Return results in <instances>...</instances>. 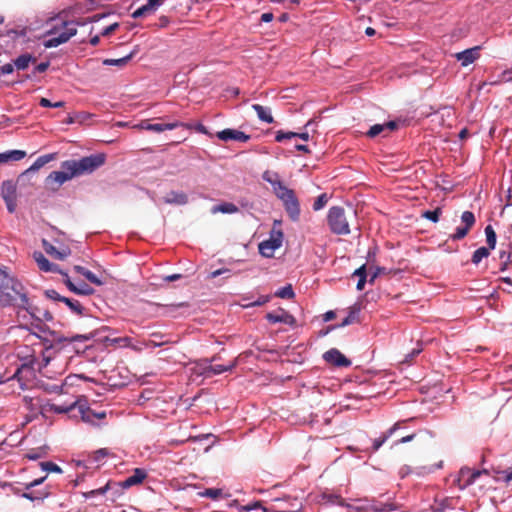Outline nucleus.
<instances>
[{
  "label": "nucleus",
  "instance_id": "412c9836",
  "mask_svg": "<svg viewBox=\"0 0 512 512\" xmlns=\"http://www.w3.org/2000/svg\"><path fill=\"white\" fill-rule=\"evenodd\" d=\"M34 260L36 261L39 269L44 272H55L58 266L51 263L41 252H34Z\"/></svg>",
  "mask_w": 512,
  "mask_h": 512
},
{
  "label": "nucleus",
  "instance_id": "2f4dec72",
  "mask_svg": "<svg viewBox=\"0 0 512 512\" xmlns=\"http://www.w3.org/2000/svg\"><path fill=\"white\" fill-rule=\"evenodd\" d=\"M17 281L5 270L0 269V288H16Z\"/></svg>",
  "mask_w": 512,
  "mask_h": 512
},
{
  "label": "nucleus",
  "instance_id": "f257e3e1",
  "mask_svg": "<svg viewBox=\"0 0 512 512\" xmlns=\"http://www.w3.org/2000/svg\"><path fill=\"white\" fill-rule=\"evenodd\" d=\"M262 178L272 186L274 194L282 201L290 219L292 221H298L301 210L294 191L283 184L277 172L265 171L262 174Z\"/></svg>",
  "mask_w": 512,
  "mask_h": 512
},
{
  "label": "nucleus",
  "instance_id": "f704fd0d",
  "mask_svg": "<svg viewBox=\"0 0 512 512\" xmlns=\"http://www.w3.org/2000/svg\"><path fill=\"white\" fill-rule=\"evenodd\" d=\"M81 413H82V419L85 422H92L93 418L103 419L106 417V412L103 411V412L95 413L92 410H90L89 408L86 410L81 409Z\"/></svg>",
  "mask_w": 512,
  "mask_h": 512
},
{
  "label": "nucleus",
  "instance_id": "e433bc0d",
  "mask_svg": "<svg viewBox=\"0 0 512 512\" xmlns=\"http://www.w3.org/2000/svg\"><path fill=\"white\" fill-rule=\"evenodd\" d=\"M91 335H84V334H76V335H73V336H70V337H59L56 339L57 342L61 343V342H65V341H68V342H85V341H88L89 339H91Z\"/></svg>",
  "mask_w": 512,
  "mask_h": 512
},
{
  "label": "nucleus",
  "instance_id": "79ce46f5",
  "mask_svg": "<svg viewBox=\"0 0 512 512\" xmlns=\"http://www.w3.org/2000/svg\"><path fill=\"white\" fill-rule=\"evenodd\" d=\"M199 494L203 497H208L213 500H216L222 496L223 491H222V489H219V488H208V489H205L203 492H200Z\"/></svg>",
  "mask_w": 512,
  "mask_h": 512
},
{
  "label": "nucleus",
  "instance_id": "20e7f679",
  "mask_svg": "<svg viewBox=\"0 0 512 512\" xmlns=\"http://www.w3.org/2000/svg\"><path fill=\"white\" fill-rule=\"evenodd\" d=\"M77 33L76 23L73 21H65L62 27L53 28L48 32V38L44 41V47L55 48L63 43H66Z\"/></svg>",
  "mask_w": 512,
  "mask_h": 512
},
{
  "label": "nucleus",
  "instance_id": "6e6d98bb",
  "mask_svg": "<svg viewBox=\"0 0 512 512\" xmlns=\"http://www.w3.org/2000/svg\"><path fill=\"white\" fill-rule=\"evenodd\" d=\"M422 351V347H418V348H414L410 353H408L403 362L404 363H411L413 361V359L418 356Z\"/></svg>",
  "mask_w": 512,
  "mask_h": 512
},
{
  "label": "nucleus",
  "instance_id": "0eeeda50",
  "mask_svg": "<svg viewBox=\"0 0 512 512\" xmlns=\"http://www.w3.org/2000/svg\"><path fill=\"white\" fill-rule=\"evenodd\" d=\"M302 508V501L298 497L289 495L281 498H274L269 508H263L264 512H299Z\"/></svg>",
  "mask_w": 512,
  "mask_h": 512
},
{
  "label": "nucleus",
  "instance_id": "cd10ccee",
  "mask_svg": "<svg viewBox=\"0 0 512 512\" xmlns=\"http://www.w3.org/2000/svg\"><path fill=\"white\" fill-rule=\"evenodd\" d=\"M1 195L4 201L17 198L16 186L11 180L4 181L1 185Z\"/></svg>",
  "mask_w": 512,
  "mask_h": 512
},
{
  "label": "nucleus",
  "instance_id": "774afa93",
  "mask_svg": "<svg viewBox=\"0 0 512 512\" xmlns=\"http://www.w3.org/2000/svg\"><path fill=\"white\" fill-rule=\"evenodd\" d=\"M185 124L188 125L187 123H185ZM189 125L191 126L189 129L194 128L199 133L207 134V129L202 123H197L195 125L189 124Z\"/></svg>",
  "mask_w": 512,
  "mask_h": 512
},
{
  "label": "nucleus",
  "instance_id": "393cba45",
  "mask_svg": "<svg viewBox=\"0 0 512 512\" xmlns=\"http://www.w3.org/2000/svg\"><path fill=\"white\" fill-rule=\"evenodd\" d=\"M252 109L256 112L257 117L260 121L271 124L274 122V118L271 113V109L260 104H253Z\"/></svg>",
  "mask_w": 512,
  "mask_h": 512
},
{
  "label": "nucleus",
  "instance_id": "c85d7f7f",
  "mask_svg": "<svg viewBox=\"0 0 512 512\" xmlns=\"http://www.w3.org/2000/svg\"><path fill=\"white\" fill-rule=\"evenodd\" d=\"M35 61H36V58L34 56H32L29 53H24V54H21L20 56H18L13 61V63H14V67L17 70H25L26 68H28L30 63H33Z\"/></svg>",
  "mask_w": 512,
  "mask_h": 512
},
{
  "label": "nucleus",
  "instance_id": "4d7b16f0",
  "mask_svg": "<svg viewBox=\"0 0 512 512\" xmlns=\"http://www.w3.org/2000/svg\"><path fill=\"white\" fill-rule=\"evenodd\" d=\"M163 1L164 0H147L145 5L153 13L163 4Z\"/></svg>",
  "mask_w": 512,
  "mask_h": 512
},
{
  "label": "nucleus",
  "instance_id": "37998d69",
  "mask_svg": "<svg viewBox=\"0 0 512 512\" xmlns=\"http://www.w3.org/2000/svg\"><path fill=\"white\" fill-rule=\"evenodd\" d=\"M328 202V196L326 193L319 195L313 203V209L315 211L321 210Z\"/></svg>",
  "mask_w": 512,
  "mask_h": 512
},
{
  "label": "nucleus",
  "instance_id": "603ef678",
  "mask_svg": "<svg viewBox=\"0 0 512 512\" xmlns=\"http://www.w3.org/2000/svg\"><path fill=\"white\" fill-rule=\"evenodd\" d=\"M152 13L148 8L147 6L144 4L142 5L141 7L137 8L133 13H132V17L133 18H141L147 14H150Z\"/></svg>",
  "mask_w": 512,
  "mask_h": 512
},
{
  "label": "nucleus",
  "instance_id": "13d9d810",
  "mask_svg": "<svg viewBox=\"0 0 512 512\" xmlns=\"http://www.w3.org/2000/svg\"><path fill=\"white\" fill-rule=\"evenodd\" d=\"M49 65V61L39 63L34 67L33 74L45 72L49 68Z\"/></svg>",
  "mask_w": 512,
  "mask_h": 512
},
{
  "label": "nucleus",
  "instance_id": "338daca9",
  "mask_svg": "<svg viewBox=\"0 0 512 512\" xmlns=\"http://www.w3.org/2000/svg\"><path fill=\"white\" fill-rule=\"evenodd\" d=\"M44 165L42 164L41 160L37 158L35 162L26 170V173L30 171H38L40 168H42Z\"/></svg>",
  "mask_w": 512,
  "mask_h": 512
},
{
  "label": "nucleus",
  "instance_id": "72a5a7b5",
  "mask_svg": "<svg viewBox=\"0 0 512 512\" xmlns=\"http://www.w3.org/2000/svg\"><path fill=\"white\" fill-rule=\"evenodd\" d=\"M486 242L490 250H493L496 246L497 236L491 225L485 227Z\"/></svg>",
  "mask_w": 512,
  "mask_h": 512
},
{
  "label": "nucleus",
  "instance_id": "c03bdc74",
  "mask_svg": "<svg viewBox=\"0 0 512 512\" xmlns=\"http://www.w3.org/2000/svg\"><path fill=\"white\" fill-rule=\"evenodd\" d=\"M41 468L43 471L45 472H57V473H60L62 472V469L55 463L51 462V461H47V462H42L40 464Z\"/></svg>",
  "mask_w": 512,
  "mask_h": 512
},
{
  "label": "nucleus",
  "instance_id": "58836bf2",
  "mask_svg": "<svg viewBox=\"0 0 512 512\" xmlns=\"http://www.w3.org/2000/svg\"><path fill=\"white\" fill-rule=\"evenodd\" d=\"M494 472V478L496 480H503L505 482L512 481V467L508 468L507 470H494Z\"/></svg>",
  "mask_w": 512,
  "mask_h": 512
},
{
  "label": "nucleus",
  "instance_id": "6ab92c4d",
  "mask_svg": "<svg viewBox=\"0 0 512 512\" xmlns=\"http://www.w3.org/2000/svg\"><path fill=\"white\" fill-rule=\"evenodd\" d=\"M74 272L78 275V277L84 278L85 280H87L89 283H91L93 285L101 286V285L105 284V282L102 281V279H101V275L99 276V275L93 273L92 271L88 270L85 267L75 266Z\"/></svg>",
  "mask_w": 512,
  "mask_h": 512
},
{
  "label": "nucleus",
  "instance_id": "69168bd1",
  "mask_svg": "<svg viewBox=\"0 0 512 512\" xmlns=\"http://www.w3.org/2000/svg\"><path fill=\"white\" fill-rule=\"evenodd\" d=\"M55 157H56V154L55 153H51V154L42 155V156H40L38 158L41 160L43 165H46L50 161L54 160Z\"/></svg>",
  "mask_w": 512,
  "mask_h": 512
},
{
  "label": "nucleus",
  "instance_id": "7c9ffc66",
  "mask_svg": "<svg viewBox=\"0 0 512 512\" xmlns=\"http://www.w3.org/2000/svg\"><path fill=\"white\" fill-rule=\"evenodd\" d=\"M136 54V51L130 52L128 55L118 58V59H104L103 65L105 66H118L123 67L125 66Z\"/></svg>",
  "mask_w": 512,
  "mask_h": 512
},
{
  "label": "nucleus",
  "instance_id": "49530a36",
  "mask_svg": "<svg viewBox=\"0 0 512 512\" xmlns=\"http://www.w3.org/2000/svg\"><path fill=\"white\" fill-rule=\"evenodd\" d=\"M64 102L63 101H58V102H51L49 99L47 98H41L40 101H39V105L41 107H45V108H48V107H51V108H61L64 106Z\"/></svg>",
  "mask_w": 512,
  "mask_h": 512
},
{
  "label": "nucleus",
  "instance_id": "b1692460",
  "mask_svg": "<svg viewBox=\"0 0 512 512\" xmlns=\"http://www.w3.org/2000/svg\"><path fill=\"white\" fill-rule=\"evenodd\" d=\"M167 204L185 205L188 203V196L182 191H170L164 198Z\"/></svg>",
  "mask_w": 512,
  "mask_h": 512
},
{
  "label": "nucleus",
  "instance_id": "9d476101",
  "mask_svg": "<svg viewBox=\"0 0 512 512\" xmlns=\"http://www.w3.org/2000/svg\"><path fill=\"white\" fill-rule=\"evenodd\" d=\"M13 305L19 308L28 309L29 300L25 293L20 290H0V306Z\"/></svg>",
  "mask_w": 512,
  "mask_h": 512
},
{
  "label": "nucleus",
  "instance_id": "8fccbe9b",
  "mask_svg": "<svg viewBox=\"0 0 512 512\" xmlns=\"http://www.w3.org/2000/svg\"><path fill=\"white\" fill-rule=\"evenodd\" d=\"M109 455V450L106 449V448H101L97 451H95L93 454H92V459L95 461V462H99L101 461L103 458L107 457Z\"/></svg>",
  "mask_w": 512,
  "mask_h": 512
},
{
  "label": "nucleus",
  "instance_id": "39448f33",
  "mask_svg": "<svg viewBox=\"0 0 512 512\" xmlns=\"http://www.w3.org/2000/svg\"><path fill=\"white\" fill-rule=\"evenodd\" d=\"M327 223L331 232L336 235H348L350 233L345 210L341 206L330 207L327 214Z\"/></svg>",
  "mask_w": 512,
  "mask_h": 512
},
{
  "label": "nucleus",
  "instance_id": "9b49d317",
  "mask_svg": "<svg viewBox=\"0 0 512 512\" xmlns=\"http://www.w3.org/2000/svg\"><path fill=\"white\" fill-rule=\"evenodd\" d=\"M461 222L463 225L458 226L455 229V232L449 237L453 241H458L466 237L476 222L474 213L471 211H464L461 215Z\"/></svg>",
  "mask_w": 512,
  "mask_h": 512
},
{
  "label": "nucleus",
  "instance_id": "1a4fd4ad",
  "mask_svg": "<svg viewBox=\"0 0 512 512\" xmlns=\"http://www.w3.org/2000/svg\"><path fill=\"white\" fill-rule=\"evenodd\" d=\"M216 356H214L211 360L205 359L203 363L199 364V373L206 378L213 377L215 375L222 374L224 372L232 371L236 365L237 360H233L229 362L227 365H213L212 362L216 360Z\"/></svg>",
  "mask_w": 512,
  "mask_h": 512
},
{
  "label": "nucleus",
  "instance_id": "f3484780",
  "mask_svg": "<svg viewBox=\"0 0 512 512\" xmlns=\"http://www.w3.org/2000/svg\"><path fill=\"white\" fill-rule=\"evenodd\" d=\"M217 137L222 141H238V142H247L250 140L251 136L245 134L244 132L236 129H224L217 133Z\"/></svg>",
  "mask_w": 512,
  "mask_h": 512
},
{
  "label": "nucleus",
  "instance_id": "680f3d73",
  "mask_svg": "<svg viewBox=\"0 0 512 512\" xmlns=\"http://www.w3.org/2000/svg\"><path fill=\"white\" fill-rule=\"evenodd\" d=\"M45 479H46V476L40 477L38 479H35V480L25 484V489L29 490V489H31V488H33L35 486H38V485L42 484L45 481Z\"/></svg>",
  "mask_w": 512,
  "mask_h": 512
},
{
  "label": "nucleus",
  "instance_id": "f8f14e48",
  "mask_svg": "<svg viewBox=\"0 0 512 512\" xmlns=\"http://www.w3.org/2000/svg\"><path fill=\"white\" fill-rule=\"evenodd\" d=\"M61 169L62 170H60V171L51 172L48 175L46 182L47 183L55 182V183H57L58 186H60L63 183H65L66 181L76 177L75 175H72L73 168H72L69 160H66L61 163Z\"/></svg>",
  "mask_w": 512,
  "mask_h": 512
},
{
  "label": "nucleus",
  "instance_id": "a878e982",
  "mask_svg": "<svg viewBox=\"0 0 512 512\" xmlns=\"http://www.w3.org/2000/svg\"><path fill=\"white\" fill-rule=\"evenodd\" d=\"M400 427V422L395 423L391 428L385 431L379 438L373 441L372 451L376 452Z\"/></svg>",
  "mask_w": 512,
  "mask_h": 512
},
{
  "label": "nucleus",
  "instance_id": "4c0bfd02",
  "mask_svg": "<svg viewBox=\"0 0 512 512\" xmlns=\"http://www.w3.org/2000/svg\"><path fill=\"white\" fill-rule=\"evenodd\" d=\"M441 214H442V209L440 207H437L434 210L424 211L422 216L425 219H428V220L432 221L433 223H436L439 221Z\"/></svg>",
  "mask_w": 512,
  "mask_h": 512
},
{
  "label": "nucleus",
  "instance_id": "423d86ee",
  "mask_svg": "<svg viewBox=\"0 0 512 512\" xmlns=\"http://www.w3.org/2000/svg\"><path fill=\"white\" fill-rule=\"evenodd\" d=\"M386 274V269L379 266H369L366 264L356 269L351 275L352 279L357 278L356 288H363L366 283L373 285L375 279Z\"/></svg>",
  "mask_w": 512,
  "mask_h": 512
},
{
  "label": "nucleus",
  "instance_id": "a19ab883",
  "mask_svg": "<svg viewBox=\"0 0 512 512\" xmlns=\"http://www.w3.org/2000/svg\"><path fill=\"white\" fill-rule=\"evenodd\" d=\"M50 492L48 490L39 491L37 493L34 492H25L22 494V496L29 500H42L46 497H48Z\"/></svg>",
  "mask_w": 512,
  "mask_h": 512
},
{
  "label": "nucleus",
  "instance_id": "c9c22d12",
  "mask_svg": "<svg viewBox=\"0 0 512 512\" xmlns=\"http://www.w3.org/2000/svg\"><path fill=\"white\" fill-rule=\"evenodd\" d=\"M76 405H77V402H73L69 405L50 404L49 410L54 413H57V414H63V413H67V412L71 411L72 409H74Z\"/></svg>",
  "mask_w": 512,
  "mask_h": 512
},
{
  "label": "nucleus",
  "instance_id": "09e8293b",
  "mask_svg": "<svg viewBox=\"0 0 512 512\" xmlns=\"http://www.w3.org/2000/svg\"><path fill=\"white\" fill-rule=\"evenodd\" d=\"M107 341H110L113 344H118L123 347H128L131 345V338H129V337H118V338H113V339L107 338Z\"/></svg>",
  "mask_w": 512,
  "mask_h": 512
},
{
  "label": "nucleus",
  "instance_id": "f03ea898",
  "mask_svg": "<svg viewBox=\"0 0 512 512\" xmlns=\"http://www.w3.org/2000/svg\"><path fill=\"white\" fill-rule=\"evenodd\" d=\"M69 161L73 168L72 175L78 177L81 175L91 174L103 166L106 161V155L104 153H96L82 157L78 160L73 159Z\"/></svg>",
  "mask_w": 512,
  "mask_h": 512
},
{
  "label": "nucleus",
  "instance_id": "052dcab7",
  "mask_svg": "<svg viewBox=\"0 0 512 512\" xmlns=\"http://www.w3.org/2000/svg\"><path fill=\"white\" fill-rule=\"evenodd\" d=\"M118 26H119L118 23H113V24L105 27L101 31V36H108V35H110L112 32H114L118 28Z\"/></svg>",
  "mask_w": 512,
  "mask_h": 512
},
{
  "label": "nucleus",
  "instance_id": "0e129e2a",
  "mask_svg": "<svg viewBox=\"0 0 512 512\" xmlns=\"http://www.w3.org/2000/svg\"><path fill=\"white\" fill-rule=\"evenodd\" d=\"M16 200H17V198H13V199H8V200H6V201H5V204H6L7 210H8L10 213L15 212V209H16Z\"/></svg>",
  "mask_w": 512,
  "mask_h": 512
},
{
  "label": "nucleus",
  "instance_id": "bb28decb",
  "mask_svg": "<svg viewBox=\"0 0 512 512\" xmlns=\"http://www.w3.org/2000/svg\"><path fill=\"white\" fill-rule=\"evenodd\" d=\"M26 156V152L23 150H10L7 152L0 153V163H6L9 161H20Z\"/></svg>",
  "mask_w": 512,
  "mask_h": 512
},
{
  "label": "nucleus",
  "instance_id": "bf43d9fd",
  "mask_svg": "<svg viewBox=\"0 0 512 512\" xmlns=\"http://www.w3.org/2000/svg\"><path fill=\"white\" fill-rule=\"evenodd\" d=\"M14 63H7L0 67V75H8L14 71Z\"/></svg>",
  "mask_w": 512,
  "mask_h": 512
},
{
  "label": "nucleus",
  "instance_id": "2eb2a0df",
  "mask_svg": "<svg viewBox=\"0 0 512 512\" xmlns=\"http://www.w3.org/2000/svg\"><path fill=\"white\" fill-rule=\"evenodd\" d=\"M266 319L273 324L284 323L289 326L296 325L295 317L282 308L278 309L277 311L267 313Z\"/></svg>",
  "mask_w": 512,
  "mask_h": 512
},
{
  "label": "nucleus",
  "instance_id": "3c124183",
  "mask_svg": "<svg viewBox=\"0 0 512 512\" xmlns=\"http://www.w3.org/2000/svg\"><path fill=\"white\" fill-rule=\"evenodd\" d=\"M27 34V29L25 27L21 29H10L7 31V35L12 38H20L25 37Z\"/></svg>",
  "mask_w": 512,
  "mask_h": 512
},
{
  "label": "nucleus",
  "instance_id": "473e14b6",
  "mask_svg": "<svg viewBox=\"0 0 512 512\" xmlns=\"http://www.w3.org/2000/svg\"><path fill=\"white\" fill-rule=\"evenodd\" d=\"M490 254V249L487 247H480L476 249L472 255L471 262L478 265L484 258H487Z\"/></svg>",
  "mask_w": 512,
  "mask_h": 512
},
{
  "label": "nucleus",
  "instance_id": "aec40b11",
  "mask_svg": "<svg viewBox=\"0 0 512 512\" xmlns=\"http://www.w3.org/2000/svg\"><path fill=\"white\" fill-rule=\"evenodd\" d=\"M370 292H366L362 299L358 300L351 307H349V313L347 317L352 321L353 324L360 323V312L363 308H365L364 301L369 300Z\"/></svg>",
  "mask_w": 512,
  "mask_h": 512
},
{
  "label": "nucleus",
  "instance_id": "5fc2aeb1",
  "mask_svg": "<svg viewBox=\"0 0 512 512\" xmlns=\"http://www.w3.org/2000/svg\"><path fill=\"white\" fill-rule=\"evenodd\" d=\"M274 296L282 299H292L294 298L295 293L294 290H277Z\"/></svg>",
  "mask_w": 512,
  "mask_h": 512
},
{
  "label": "nucleus",
  "instance_id": "5701e85b",
  "mask_svg": "<svg viewBox=\"0 0 512 512\" xmlns=\"http://www.w3.org/2000/svg\"><path fill=\"white\" fill-rule=\"evenodd\" d=\"M178 127L190 128L191 126L190 125H186L185 123L180 122V121H175V122L166 123V124L155 123V124H150V126H148V131H153V132L161 133L163 131L173 130V129H176Z\"/></svg>",
  "mask_w": 512,
  "mask_h": 512
},
{
  "label": "nucleus",
  "instance_id": "ddd939ff",
  "mask_svg": "<svg viewBox=\"0 0 512 512\" xmlns=\"http://www.w3.org/2000/svg\"><path fill=\"white\" fill-rule=\"evenodd\" d=\"M46 294L48 297L54 300L65 303L69 307V309L72 312L76 313L77 315L84 314L85 306L84 303L81 302L80 300L71 297L61 296L59 295L57 290H46Z\"/></svg>",
  "mask_w": 512,
  "mask_h": 512
},
{
  "label": "nucleus",
  "instance_id": "864d4df0",
  "mask_svg": "<svg viewBox=\"0 0 512 512\" xmlns=\"http://www.w3.org/2000/svg\"><path fill=\"white\" fill-rule=\"evenodd\" d=\"M152 13L148 8L147 6L144 4L142 5L141 7L137 8L133 13H132V17L133 18H141L147 14H150Z\"/></svg>",
  "mask_w": 512,
  "mask_h": 512
},
{
  "label": "nucleus",
  "instance_id": "dca6fc26",
  "mask_svg": "<svg viewBox=\"0 0 512 512\" xmlns=\"http://www.w3.org/2000/svg\"><path fill=\"white\" fill-rule=\"evenodd\" d=\"M480 477V472H475L468 467H463L459 471V475L457 478L458 486L461 490L467 488L472 485L477 478Z\"/></svg>",
  "mask_w": 512,
  "mask_h": 512
},
{
  "label": "nucleus",
  "instance_id": "ea45409f",
  "mask_svg": "<svg viewBox=\"0 0 512 512\" xmlns=\"http://www.w3.org/2000/svg\"><path fill=\"white\" fill-rule=\"evenodd\" d=\"M271 296H259L257 300L253 302L247 301V299H243L242 307L248 308L253 306H261L267 303L270 300Z\"/></svg>",
  "mask_w": 512,
  "mask_h": 512
},
{
  "label": "nucleus",
  "instance_id": "7ed1b4c3",
  "mask_svg": "<svg viewBox=\"0 0 512 512\" xmlns=\"http://www.w3.org/2000/svg\"><path fill=\"white\" fill-rule=\"evenodd\" d=\"M281 220H274L272 229L269 233V238L259 243V253L266 257L271 258L275 250L280 248L283 243L284 234L281 229Z\"/></svg>",
  "mask_w": 512,
  "mask_h": 512
},
{
  "label": "nucleus",
  "instance_id": "a18cd8bd",
  "mask_svg": "<svg viewBox=\"0 0 512 512\" xmlns=\"http://www.w3.org/2000/svg\"><path fill=\"white\" fill-rule=\"evenodd\" d=\"M296 137V132H291V131H277L276 135H275V140L276 142H283L284 140H288V139H291V138H295Z\"/></svg>",
  "mask_w": 512,
  "mask_h": 512
},
{
  "label": "nucleus",
  "instance_id": "e2e57ef3",
  "mask_svg": "<svg viewBox=\"0 0 512 512\" xmlns=\"http://www.w3.org/2000/svg\"><path fill=\"white\" fill-rule=\"evenodd\" d=\"M43 247H44V250L46 251V253H48L52 256L54 255L55 252H57V249L46 240H43Z\"/></svg>",
  "mask_w": 512,
  "mask_h": 512
},
{
  "label": "nucleus",
  "instance_id": "4468645a",
  "mask_svg": "<svg viewBox=\"0 0 512 512\" xmlns=\"http://www.w3.org/2000/svg\"><path fill=\"white\" fill-rule=\"evenodd\" d=\"M323 358L327 363L336 367H349L351 365V361L336 348L326 351Z\"/></svg>",
  "mask_w": 512,
  "mask_h": 512
},
{
  "label": "nucleus",
  "instance_id": "de8ad7c7",
  "mask_svg": "<svg viewBox=\"0 0 512 512\" xmlns=\"http://www.w3.org/2000/svg\"><path fill=\"white\" fill-rule=\"evenodd\" d=\"M385 129V125L383 124H375L373 126L370 127V129L368 130L367 132V135L369 137H376L378 136L380 133H382Z\"/></svg>",
  "mask_w": 512,
  "mask_h": 512
},
{
  "label": "nucleus",
  "instance_id": "a211bd4d",
  "mask_svg": "<svg viewBox=\"0 0 512 512\" xmlns=\"http://www.w3.org/2000/svg\"><path fill=\"white\" fill-rule=\"evenodd\" d=\"M480 47L476 46L473 48L466 49L464 51L455 54V58L461 63V66L467 67L477 60L480 56Z\"/></svg>",
  "mask_w": 512,
  "mask_h": 512
},
{
  "label": "nucleus",
  "instance_id": "6e6552de",
  "mask_svg": "<svg viewBox=\"0 0 512 512\" xmlns=\"http://www.w3.org/2000/svg\"><path fill=\"white\" fill-rule=\"evenodd\" d=\"M48 351L49 349H46V351L43 352L41 361L34 356L27 358V360L15 372L14 378H17L19 381H21V375L24 372H29L31 375H33L35 371L41 372L42 369L45 368L51 360V355L47 354Z\"/></svg>",
  "mask_w": 512,
  "mask_h": 512
},
{
  "label": "nucleus",
  "instance_id": "4be33fe9",
  "mask_svg": "<svg viewBox=\"0 0 512 512\" xmlns=\"http://www.w3.org/2000/svg\"><path fill=\"white\" fill-rule=\"evenodd\" d=\"M146 478V472L143 469L136 468L134 470L133 475L127 477L123 482H121V486L123 488H130L134 485L142 483V481Z\"/></svg>",
  "mask_w": 512,
  "mask_h": 512
},
{
  "label": "nucleus",
  "instance_id": "c756f323",
  "mask_svg": "<svg viewBox=\"0 0 512 512\" xmlns=\"http://www.w3.org/2000/svg\"><path fill=\"white\" fill-rule=\"evenodd\" d=\"M239 211V208L230 202H223L218 205L212 207L211 212L213 214L223 213V214H234Z\"/></svg>",
  "mask_w": 512,
  "mask_h": 512
}]
</instances>
